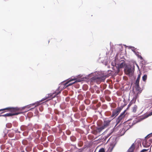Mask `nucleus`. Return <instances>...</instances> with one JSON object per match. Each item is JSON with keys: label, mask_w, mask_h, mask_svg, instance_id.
I'll list each match as a JSON object with an SVG mask.
<instances>
[{"label": "nucleus", "mask_w": 152, "mask_h": 152, "mask_svg": "<svg viewBox=\"0 0 152 152\" xmlns=\"http://www.w3.org/2000/svg\"><path fill=\"white\" fill-rule=\"evenodd\" d=\"M20 110V109L17 107H7L5 108L0 109V111H5L3 112L2 113H4L5 112H10L12 113H7L1 116L4 117H9L13 115H18L21 113V112H16L19 111Z\"/></svg>", "instance_id": "obj_1"}, {"label": "nucleus", "mask_w": 152, "mask_h": 152, "mask_svg": "<svg viewBox=\"0 0 152 152\" xmlns=\"http://www.w3.org/2000/svg\"><path fill=\"white\" fill-rule=\"evenodd\" d=\"M123 107V106H121L118 107L115 109L113 110L112 111V114L110 117L111 118H114L119 114Z\"/></svg>", "instance_id": "obj_2"}, {"label": "nucleus", "mask_w": 152, "mask_h": 152, "mask_svg": "<svg viewBox=\"0 0 152 152\" xmlns=\"http://www.w3.org/2000/svg\"><path fill=\"white\" fill-rule=\"evenodd\" d=\"M60 93V91H59L58 93H56V92L53 93L52 94L50 93L48 94L47 96H46L45 98L42 99L41 100V101H44L45 100L48 99L47 101H48L49 100H50L53 98L55 97L57 95Z\"/></svg>", "instance_id": "obj_3"}, {"label": "nucleus", "mask_w": 152, "mask_h": 152, "mask_svg": "<svg viewBox=\"0 0 152 152\" xmlns=\"http://www.w3.org/2000/svg\"><path fill=\"white\" fill-rule=\"evenodd\" d=\"M105 77L102 76H98L93 77L92 79L94 82L99 84L102 82H104L105 79Z\"/></svg>", "instance_id": "obj_4"}, {"label": "nucleus", "mask_w": 152, "mask_h": 152, "mask_svg": "<svg viewBox=\"0 0 152 152\" xmlns=\"http://www.w3.org/2000/svg\"><path fill=\"white\" fill-rule=\"evenodd\" d=\"M113 119L110 117L108 118H105L104 120L103 125L102 126L104 129L110 125V122Z\"/></svg>", "instance_id": "obj_5"}, {"label": "nucleus", "mask_w": 152, "mask_h": 152, "mask_svg": "<svg viewBox=\"0 0 152 152\" xmlns=\"http://www.w3.org/2000/svg\"><path fill=\"white\" fill-rule=\"evenodd\" d=\"M126 110H125L123 112L121 113L119 116L117 118L116 120V125L120 123L125 117L126 114H125Z\"/></svg>", "instance_id": "obj_6"}, {"label": "nucleus", "mask_w": 152, "mask_h": 152, "mask_svg": "<svg viewBox=\"0 0 152 152\" xmlns=\"http://www.w3.org/2000/svg\"><path fill=\"white\" fill-rule=\"evenodd\" d=\"M134 70V66L133 67L129 66L126 68L125 69V71L127 75H130L132 73Z\"/></svg>", "instance_id": "obj_7"}, {"label": "nucleus", "mask_w": 152, "mask_h": 152, "mask_svg": "<svg viewBox=\"0 0 152 152\" xmlns=\"http://www.w3.org/2000/svg\"><path fill=\"white\" fill-rule=\"evenodd\" d=\"M140 76L141 74L140 73L138 75L137 79L136 81L135 85L136 86H137V87L139 86V80L140 78Z\"/></svg>", "instance_id": "obj_8"}, {"label": "nucleus", "mask_w": 152, "mask_h": 152, "mask_svg": "<svg viewBox=\"0 0 152 152\" xmlns=\"http://www.w3.org/2000/svg\"><path fill=\"white\" fill-rule=\"evenodd\" d=\"M135 147V145L134 143H133L131 147L128 149V152H133L134 149Z\"/></svg>", "instance_id": "obj_9"}, {"label": "nucleus", "mask_w": 152, "mask_h": 152, "mask_svg": "<svg viewBox=\"0 0 152 152\" xmlns=\"http://www.w3.org/2000/svg\"><path fill=\"white\" fill-rule=\"evenodd\" d=\"M80 81H81L80 80H76L75 82H74L73 83H68L67 84H65V83H64V86H66V87H68V86H69L72 85L75 83H77V82H80Z\"/></svg>", "instance_id": "obj_10"}, {"label": "nucleus", "mask_w": 152, "mask_h": 152, "mask_svg": "<svg viewBox=\"0 0 152 152\" xmlns=\"http://www.w3.org/2000/svg\"><path fill=\"white\" fill-rule=\"evenodd\" d=\"M142 144L144 147H148L150 145L149 143L148 144L147 141L146 140H145L143 141Z\"/></svg>", "instance_id": "obj_11"}, {"label": "nucleus", "mask_w": 152, "mask_h": 152, "mask_svg": "<svg viewBox=\"0 0 152 152\" xmlns=\"http://www.w3.org/2000/svg\"><path fill=\"white\" fill-rule=\"evenodd\" d=\"M104 128L102 126L100 127L97 128L96 130L98 134H99L100 132Z\"/></svg>", "instance_id": "obj_12"}, {"label": "nucleus", "mask_w": 152, "mask_h": 152, "mask_svg": "<svg viewBox=\"0 0 152 152\" xmlns=\"http://www.w3.org/2000/svg\"><path fill=\"white\" fill-rule=\"evenodd\" d=\"M41 102V101L40 102H37L35 103L32 104H31V105H34V107H33V108H34V107H36L39 105L41 104L40 103V102Z\"/></svg>", "instance_id": "obj_13"}, {"label": "nucleus", "mask_w": 152, "mask_h": 152, "mask_svg": "<svg viewBox=\"0 0 152 152\" xmlns=\"http://www.w3.org/2000/svg\"><path fill=\"white\" fill-rule=\"evenodd\" d=\"M135 101V100L133 99L131 100L128 105L127 108H128L133 104L134 103Z\"/></svg>", "instance_id": "obj_14"}, {"label": "nucleus", "mask_w": 152, "mask_h": 152, "mask_svg": "<svg viewBox=\"0 0 152 152\" xmlns=\"http://www.w3.org/2000/svg\"><path fill=\"white\" fill-rule=\"evenodd\" d=\"M137 109V106L136 105H134V106L132 107V112L134 113H135L136 112Z\"/></svg>", "instance_id": "obj_15"}, {"label": "nucleus", "mask_w": 152, "mask_h": 152, "mask_svg": "<svg viewBox=\"0 0 152 152\" xmlns=\"http://www.w3.org/2000/svg\"><path fill=\"white\" fill-rule=\"evenodd\" d=\"M125 61H123L119 65V68H122L123 67L125 66Z\"/></svg>", "instance_id": "obj_16"}, {"label": "nucleus", "mask_w": 152, "mask_h": 152, "mask_svg": "<svg viewBox=\"0 0 152 152\" xmlns=\"http://www.w3.org/2000/svg\"><path fill=\"white\" fill-rule=\"evenodd\" d=\"M147 76L146 75H144L142 77V80L143 81H146L147 79Z\"/></svg>", "instance_id": "obj_17"}, {"label": "nucleus", "mask_w": 152, "mask_h": 152, "mask_svg": "<svg viewBox=\"0 0 152 152\" xmlns=\"http://www.w3.org/2000/svg\"><path fill=\"white\" fill-rule=\"evenodd\" d=\"M76 78H71V79H70L68 81H67V82H66V83H65V84H68V83H69L70 82L72 81H73V80H76Z\"/></svg>", "instance_id": "obj_18"}, {"label": "nucleus", "mask_w": 152, "mask_h": 152, "mask_svg": "<svg viewBox=\"0 0 152 152\" xmlns=\"http://www.w3.org/2000/svg\"><path fill=\"white\" fill-rule=\"evenodd\" d=\"M6 127L8 128H10L12 126V124L10 123H8L6 124Z\"/></svg>", "instance_id": "obj_19"}, {"label": "nucleus", "mask_w": 152, "mask_h": 152, "mask_svg": "<svg viewBox=\"0 0 152 152\" xmlns=\"http://www.w3.org/2000/svg\"><path fill=\"white\" fill-rule=\"evenodd\" d=\"M83 142L82 141H80L78 143V145L79 146V147H81L83 146Z\"/></svg>", "instance_id": "obj_20"}, {"label": "nucleus", "mask_w": 152, "mask_h": 152, "mask_svg": "<svg viewBox=\"0 0 152 152\" xmlns=\"http://www.w3.org/2000/svg\"><path fill=\"white\" fill-rule=\"evenodd\" d=\"M70 139L71 141L74 142L76 140V138L75 137L72 136L70 137Z\"/></svg>", "instance_id": "obj_21"}, {"label": "nucleus", "mask_w": 152, "mask_h": 152, "mask_svg": "<svg viewBox=\"0 0 152 152\" xmlns=\"http://www.w3.org/2000/svg\"><path fill=\"white\" fill-rule=\"evenodd\" d=\"M98 152H105V150L104 148H102L100 149Z\"/></svg>", "instance_id": "obj_22"}, {"label": "nucleus", "mask_w": 152, "mask_h": 152, "mask_svg": "<svg viewBox=\"0 0 152 152\" xmlns=\"http://www.w3.org/2000/svg\"><path fill=\"white\" fill-rule=\"evenodd\" d=\"M136 89L137 91H140V88L139 87V86L137 87V86H136Z\"/></svg>", "instance_id": "obj_23"}, {"label": "nucleus", "mask_w": 152, "mask_h": 152, "mask_svg": "<svg viewBox=\"0 0 152 152\" xmlns=\"http://www.w3.org/2000/svg\"><path fill=\"white\" fill-rule=\"evenodd\" d=\"M92 133L93 134H95V135H97V134H98L97 133V132L96 131V130H94L93 132H92Z\"/></svg>", "instance_id": "obj_24"}, {"label": "nucleus", "mask_w": 152, "mask_h": 152, "mask_svg": "<svg viewBox=\"0 0 152 152\" xmlns=\"http://www.w3.org/2000/svg\"><path fill=\"white\" fill-rule=\"evenodd\" d=\"M148 150V149H143L140 152H145Z\"/></svg>", "instance_id": "obj_25"}, {"label": "nucleus", "mask_w": 152, "mask_h": 152, "mask_svg": "<svg viewBox=\"0 0 152 152\" xmlns=\"http://www.w3.org/2000/svg\"><path fill=\"white\" fill-rule=\"evenodd\" d=\"M152 115V111L151 112V113H150L148 114L147 115L146 117L147 118L148 117H149V116H151Z\"/></svg>", "instance_id": "obj_26"}, {"label": "nucleus", "mask_w": 152, "mask_h": 152, "mask_svg": "<svg viewBox=\"0 0 152 152\" xmlns=\"http://www.w3.org/2000/svg\"><path fill=\"white\" fill-rule=\"evenodd\" d=\"M138 57L141 60H142L143 59L142 57V56L141 55H138Z\"/></svg>", "instance_id": "obj_27"}, {"label": "nucleus", "mask_w": 152, "mask_h": 152, "mask_svg": "<svg viewBox=\"0 0 152 152\" xmlns=\"http://www.w3.org/2000/svg\"><path fill=\"white\" fill-rule=\"evenodd\" d=\"M149 137V135H148L145 137V138H147L148 137Z\"/></svg>", "instance_id": "obj_28"}, {"label": "nucleus", "mask_w": 152, "mask_h": 152, "mask_svg": "<svg viewBox=\"0 0 152 152\" xmlns=\"http://www.w3.org/2000/svg\"><path fill=\"white\" fill-rule=\"evenodd\" d=\"M130 126V125H129V124L128 125H127L126 126V127H127L128 126ZM125 129H126V127H125Z\"/></svg>", "instance_id": "obj_29"}, {"label": "nucleus", "mask_w": 152, "mask_h": 152, "mask_svg": "<svg viewBox=\"0 0 152 152\" xmlns=\"http://www.w3.org/2000/svg\"><path fill=\"white\" fill-rule=\"evenodd\" d=\"M130 126V125H129V124L128 125H127L126 126V127H127L128 126ZM125 129H126V127H125Z\"/></svg>", "instance_id": "obj_30"}, {"label": "nucleus", "mask_w": 152, "mask_h": 152, "mask_svg": "<svg viewBox=\"0 0 152 152\" xmlns=\"http://www.w3.org/2000/svg\"><path fill=\"white\" fill-rule=\"evenodd\" d=\"M83 150V148H82L81 149V151H82Z\"/></svg>", "instance_id": "obj_31"}, {"label": "nucleus", "mask_w": 152, "mask_h": 152, "mask_svg": "<svg viewBox=\"0 0 152 152\" xmlns=\"http://www.w3.org/2000/svg\"><path fill=\"white\" fill-rule=\"evenodd\" d=\"M129 128V127H127L126 129L127 130Z\"/></svg>", "instance_id": "obj_32"}, {"label": "nucleus", "mask_w": 152, "mask_h": 152, "mask_svg": "<svg viewBox=\"0 0 152 152\" xmlns=\"http://www.w3.org/2000/svg\"><path fill=\"white\" fill-rule=\"evenodd\" d=\"M109 99L108 100V101H110V98H109Z\"/></svg>", "instance_id": "obj_33"}]
</instances>
